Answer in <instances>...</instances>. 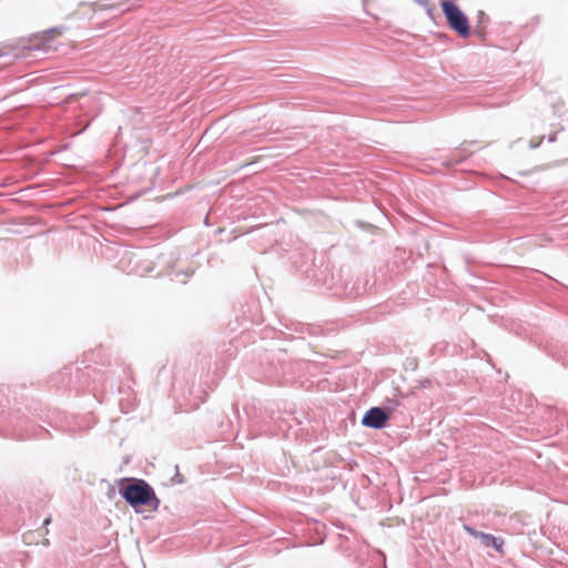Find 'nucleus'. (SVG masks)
I'll use <instances>...</instances> for the list:
<instances>
[{"instance_id":"nucleus-1","label":"nucleus","mask_w":568,"mask_h":568,"mask_svg":"<svg viewBox=\"0 0 568 568\" xmlns=\"http://www.w3.org/2000/svg\"><path fill=\"white\" fill-rule=\"evenodd\" d=\"M125 501L133 508L145 507L148 510L155 511L160 506V499L156 497L153 488L143 479H132L120 490Z\"/></svg>"},{"instance_id":"nucleus-2","label":"nucleus","mask_w":568,"mask_h":568,"mask_svg":"<svg viewBox=\"0 0 568 568\" xmlns=\"http://www.w3.org/2000/svg\"><path fill=\"white\" fill-rule=\"evenodd\" d=\"M443 13L449 28L462 38L470 36V26L468 18L456 3L443 1Z\"/></svg>"},{"instance_id":"nucleus-3","label":"nucleus","mask_w":568,"mask_h":568,"mask_svg":"<svg viewBox=\"0 0 568 568\" xmlns=\"http://www.w3.org/2000/svg\"><path fill=\"white\" fill-rule=\"evenodd\" d=\"M389 416L384 409L373 407L366 412L362 419V424L367 427L379 429L386 425Z\"/></svg>"},{"instance_id":"nucleus-4","label":"nucleus","mask_w":568,"mask_h":568,"mask_svg":"<svg viewBox=\"0 0 568 568\" xmlns=\"http://www.w3.org/2000/svg\"><path fill=\"white\" fill-rule=\"evenodd\" d=\"M481 544L485 547H494L497 551H503L504 541L494 537L493 535L481 532L480 538Z\"/></svg>"},{"instance_id":"nucleus-5","label":"nucleus","mask_w":568,"mask_h":568,"mask_svg":"<svg viewBox=\"0 0 568 568\" xmlns=\"http://www.w3.org/2000/svg\"><path fill=\"white\" fill-rule=\"evenodd\" d=\"M419 6H422L428 16L433 17L436 11V4L434 0H415Z\"/></svg>"},{"instance_id":"nucleus-6","label":"nucleus","mask_w":568,"mask_h":568,"mask_svg":"<svg viewBox=\"0 0 568 568\" xmlns=\"http://www.w3.org/2000/svg\"><path fill=\"white\" fill-rule=\"evenodd\" d=\"M62 34V30L60 28H53L50 30H47L42 33V39L44 41H50L57 37H60Z\"/></svg>"},{"instance_id":"nucleus-7","label":"nucleus","mask_w":568,"mask_h":568,"mask_svg":"<svg viewBox=\"0 0 568 568\" xmlns=\"http://www.w3.org/2000/svg\"><path fill=\"white\" fill-rule=\"evenodd\" d=\"M465 531H467L470 536L475 538H480L481 531H477L469 526H464Z\"/></svg>"},{"instance_id":"nucleus-8","label":"nucleus","mask_w":568,"mask_h":568,"mask_svg":"<svg viewBox=\"0 0 568 568\" xmlns=\"http://www.w3.org/2000/svg\"><path fill=\"white\" fill-rule=\"evenodd\" d=\"M50 523H51V517L49 516V517H47V518L44 519L43 525H44V526H48Z\"/></svg>"}]
</instances>
